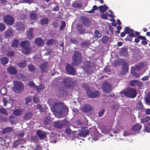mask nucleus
Instances as JSON below:
<instances>
[{"instance_id":"e2e57ef3","label":"nucleus","mask_w":150,"mask_h":150,"mask_svg":"<svg viewBox=\"0 0 150 150\" xmlns=\"http://www.w3.org/2000/svg\"><path fill=\"white\" fill-rule=\"evenodd\" d=\"M108 14L107 13L105 14H101V17L102 19H108Z\"/></svg>"},{"instance_id":"f257e3e1","label":"nucleus","mask_w":150,"mask_h":150,"mask_svg":"<svg viewBox=\"0 0 150 150\" xmlns=\"http://www.w3.org/2000/svg\"><path fill=\"white\" fill-rule=\"evenodd\" d=\"M120 93L123 94L124 95L128 98H133L135 97L137 95L136 90L134 88L129 87L125 90L122 91Z\"/></svg>"},{"instance_id":"ddd939ff","label":"nucleus","mask_w":150,"mask_h":150,"mask_svg":"<svg viewBox=\"0 0 150 150\" xmlns=\"http://www.w3.org/2000/svg\"><path fill=\"white\" fill-rule=\"evenodd\" d=\"M142 128V125L139 123H137L132 126L131 129L134 132L139 133Z\"/></svg>"},{"instance_id":"473e14b6","label":"nucleus","mask_w":150,"mask_h":150,"mask_svg":"<svg viewBox=\"0 0 150 150\" xmlns=\"http://www.w3.org/2000/svg\"><path fill=\"white\" fill-rule=\"evenodd\" d=\"M48 65L47 64L44 63L40 66V67L42 69V72H46L47 69Z\"/></svg>"},{"instance_id":"774afa93","label":"nucleus","mask_w":150,"mask_h":150,"mask_svg":"<svg viewBox=\"0 0 150 150\" xmlns=\"http://www.w3.org/2000/svg\"><path fill=\"white\" fill-rule=\"evenodd\" d=\"M131 135V134L128 131H125L124 132L123 136L124 137H126Z\"/></svg>"},{"instance_id":"bf43d9fd","label":"nucleus","mask_w":150,"mask_h":150,"mask_svg":"<svg viewBox=\"0 0 150 150\" xmlns=\"http://www.w3.org/2000/svg\"><path fill=\"white\" fill-rule=\"evenodd\" d=\"M28 85L30 87L32 88H34L36 87L35 83L33 81H30L28 83Z\"/></svg>"},{"instance_id":"f8f14e48","label":"nucleus","mask_w":150,"mask_h":150,"mask_svg":"<svg viewBox=\"0 0 150 150\" xmlns=\"http://www.w3.org/2000/svg\"><path fill=\"white\" fill-rule=\"evenodd\" d=\"M140 34L139 32L137 31H134V33H132L127 36L125 39L127 41H131L133 37H136V36L139 35Z\"/></svg>"},{"instance_id":"4be33fe9","label":"nucleus","mask_w":150,"mask_h":150,"mask_svg":"<svg viewBox=\"0 0 150 150\" xmlns=\"http://www.w3.org/2000/svg\"><path fill=\"white\" fill-rule=\"evenodd\" d=\"M77 29L79 32V33L80 34H83L86 31L85 29L81 24H78V25Z\"/></svg>"},{"instance_id":"6e6d98bb","label":"nucleus","mask_w":150,"mask_h":150,"mask_svg":"<svg viewBox=\"0 0 150 150\" xmlns=\"http://www.w3.org/2000/svg\"><path fill=\"white\" fill-rule=\"evenodd\" d=\"M31 141L34 143H36L38 141L37 136H35L31 137Z\"/></svg>"},{"instance_id":"8fccbe9b","label":"nucleus","mask_w":150,"mask_h":150,"mask_svg":"<svg viewBox=\"0 0 150 150\" xmlns=\"http://www.w3.org/2000/svg\"><path fill=\"white\" fill-rule=\"evenodd\" d=\"M145 101L148 104H150V93H148L145 99Z\"/></svg>"},{"instance_id":"603ef678","label":"nucleus","mask_w":150,"mask_h":150,"mask_svg":"<svg viewBox=\"0 0 150 150\" xmlns=\"http://www.w3.org/2000/svg\"><path fill=\"white\" fill-rule=\"evenodd\" d=\"M61 25L59 28V30H61L64 29L66 25V23L64 21H62L61 23Z\"/></svg>"},{"instance_id":"393cba45","label":"nucleus","mask_w":150,"mask_h":150,"mask_svg":"<svg viewBox=\"0 0 150 150\" xmlns=\"http://www.w3.org/2000/svg\"><path fill=\"white\" fill-rule=\"evenodd\" d=\"M131 73L132 74L137 78H138L140 76V74L135 71V67H131Z\"/></svg>"},{"instance_id":"423d86ee","label":"nucleus","mask_w":150,"mask_h":150,"mask_svg":"<svg viewBox=\"0 0 150 150\" xmlns=\"http://www.w3.org/2000/svg\"><path fill=\"white\" fill-rule=\"evenodd\" d=\"M112 85L109 82L105 81L102 84V88L103 91L105 93H109L112 91Z\"/></svg>"},{"instance_id":"c85d7f7f","label":"nucleus","mask_w":150,"mask_h":150,"mask_svg":"<svg viewBox=\"0 0 150 150\" xmlns=\"http://www.w3.org/2000/svg\"><path fill=\"white\" fill-rule=\"evenodd\" d=\"M26 62L25 60H24L23 62H21L17 64V65L21 68H25L26 67Z\"/></svg>"},{"instance_id":"20e7f679","label":"nucleus","mask_w":150,"mask_h":150,"mask_svg":"<svg viewBox=\"0 0 150 150\" xmlns=\"http://www.w3.org/2000/svg\"><path fill=\"white\" fill-rule=\"evenodd\" d=\"M64 86L69 88H73L74 86V82L72 78L68 77L63 78L62 80Z\"/></svg>"},{"instance_id":"4c0bfd02","label":"nucleus","mask_w":150,"mask_h":150,"mask_svg":"<svg viewBox=\"0 0 150 150\" xmlns=\"http://www.w3.org/2000/svg\"><path fill=\"white\" fill-rule=\"evenodd\" d=\"M37 90L38 91H40L41 90H43L44 89V84L43 83H41L39 86H36L35 87Z\"/></svg>"},{"instance_id":"4d7b16f0","label":"nucleus","mask_w":150,"mask_h":150,"mask_svg":"<svg viewBox=\"0 0 150 150\" xmlns=\"http://www.w3.org/2000/svg\"><path fill=\"white\" fill-rule=\"evenodd\" d=\"M145 131L147 132H150V122L148 123L147 126L145 127Z\"/></svg>"},{"instance_id":"f3484780","label":"nucleus","mask_w":150,"mask_h":150,"mask_svg":"<svg viewBox=\"0 0 150 150\" xmlns=\"http://www.w3.org/2000/svg\"><path fill=\"white\" fill-rule=\"evenodd\" d=\"M34 42L39 47L42 46L44 43L43 40L40 38H36Z\"/></svg>"},{"instance_id":"5701e85b","label":"nucleus","mask_w":150,"mask_h":150,"mask_svg":"<svg viewBox=\"0 0 150 150\" xmlns=\"http://www.w3.org/2000/svg\"><path fill=\"white\" fill-rule=\"evenodd\" d=\"M120 52V55L122 56L126 57L128 55V52L127 48L125 47H122L121 49Z\"/></svg>"},{"instance_id":"79ce46f5","label":"nucleus","mask_w":150,"mask_h":150,"mask_svg":"<svg viewBox=\"0 0 150 150\" xmlns=\"http://www.w3.org/2000/svg\"><path fill=\"white\" fill-rule=\"evenodd\" d=\"M20 3H27L30 4L34 2V0H19Z\"/></svg>"},{"instance_id":"4468645a","label":"nucleus","mask_w":150,"mask_h":150,"mask_svg":"<svg viewBox=\"0 0 150 150\" xmlns=\"http://www.w3.org/2000/svg\"><path fill=\"white\" fill-rule=\"evenodd\" d=\"M63 107L62 104L61 103H55L54 105L55 111L57 112H60Z\"/></svg>"},{"instance_id":"bb28decb","label":"nucleus","mask_w":150,"mask_h":150,"mask_svg":"<svg viewBox=\"0 0 150 150\" xmlns=\"http://www.w3.org/2000/svg\"><path fill=\"white\" fill-rule=\"evenodd\" d=\"M33 115V113L32 112H28L26 113L24 115L23 118L25 120H28L30 119L31 117Z\"/></svg>"},{"instance_id":"3c124183","label":"nucleus","mask_w":150,"mask_h":150,"mask_svg":"<svg viewBox=\"0 0 150 150\" xmlns=\"http://www.w3.org/2000/svg\"><path fill=\"white\" fill-rule=\"evenodd\" d=\"M54 40L50 39L47 40L46 42V44L48 45L52 46L54 43Z\"/></svg>"},{"instance_id":"7ed1b4c3","label":"nucleus","mask_w":150,"mask_h":150,"mask_svg":"<svg viewBox=\"0 0 150 150\" xmlns=\"http://www.w3.org/2000/svg\"><path fill=\"white\" fill-rule=\"evenodd\" d=\"M30 42L27 40L21 41L20 46L22 48L23 52L25 54H28L31 50Z\"/></svg>"},{"instance_id":"cd10ccee","label":"nucleus","mask_w":150,"mask_h":150,"mask_svg":"<svg viewBox=\"0 0 150 150\" xmlns=\"http://www.w3.org/2000/svg\"><path fill=\"white\" fill-rule=\"evenodd\" d=\"M22 109H16L13 111V113L15 115L19 116L22 114Z\"/></svg>"},{"instance_id":"de8ad7c7","label":"nucleus","mask_w":150,"mask_h":150,"mask_svg":"<svg viewBox=\"0 0 150 150\" xmlns=\"http://www.w3.org/2000/svg\"><path fill=\"white\" fill-rule=\"evenodd\" d=\"M12 129L10 127H7L3 129V132L4 133H6L11 132Z\"/></svg>"},{"instance_id":"f03ea898","label":"nucleus","mask_w":150,"mask_h":150,"mask_svg":"<svg viewBox=\"0 0 150 150\" xmlns=\"http://www.w3.org/2000/svg\"><path fill=\"white\" fill-rule=\"evenodd\" d=\"M72 63L74 66L79 65L81 62L82 57L81 53L79 51H75L72 57Z\"/></svg>"},{"instance_id":"39448f33","label":"nucleus","mask_w":150,"mask_h":150,"mask_svg":"<svg viewBox=\"0 0 150 150\" xmlns=\"http://www.w3.org/2000/svg\"><path fill=\"white\" fill-rule=\"evenodd\" d=\"M13 83L14 86V89L17 92L20 93L23 91L24 87L23 84L22 82L15 81H13Z\"/></svg>"},{"instance_id":"aec40b11","label":"nucleus","mask_w":150,"mask_h":150,"mask_svg":"<svg viewBox=\"0 0 150 150\" xmlns=\"http://www.w3.org/2000/svg\"><path fill=\"white\" fill-rule=\"evenodd\" d=\"M16 28V30L20 31H23L24 30V25L23 23L20 22H17L15 23Z\"/></svg>"},{"instance_id":"864d4df0","label":"nucleus","mask_w":150,"mask_h":150,"mask_svg":"<svg viewBox=\"0 0 150 150\" xmlns=\"http://www.w3.org/2000/svg\"><path fill=\"white\" fill-rule=\"evenodd\" d=\"M70 42L72 44L76 45L78 43V41L75 38H72L70 39Z\"/></svg>"},{"instance_id":"680f3d73","label":"nucleus","mask_w":150,"mask_h":150,"mask_svg":"<svg viewBox=\"0 0 150 150\" xmlns=\"http://www.w3.org/2000/svg\"><path fill=\"white\" fill-rule=\"evenodd\" d=\"M25 103L27 104L31 101V98L30 97L28 96L25 98Z\"/></svg>"},{"instance_id":"09e8293b","label":"nucleus","mask_w":150,"mask_h":150,"mask_svg":"<svg viewBox=\"0 0 150 150\" xmlns=\"http://www.w3.org/2000/svg\"><path fill=\"white\" fill-rule=\"evenodd\" d=\"M137 80H132L129 81V85L132 87L136 86L137 85Z\"/></svg>"},{"instance_id":"412c9836","label":"nucleus","mask_w":150,"mask_h":150,"mask_svg":"<svg viewBox=\"0 0 150 150\" xmlns=\"http://www.w3.org/2000/svg\"><path fill=\"white\" fill-rule=\"evenodd\" d=\"M29 18L30 21H36L38 19L37 14L34 11L32 12L30 14Z\"/></svg>"},{"instance_id":"f704fd0d","label":"nucleus","mask_w":150,"mask_h":150,"mask_svg":"<svg viewBox=\"0 0 150 150\" xmlns=\"http://www.w3.org/2000/svg\"><path fill=\"white\" fill-rule=\"evenodd\" d=\"M19 41L18 40L15 39L13 40L12 43L11 47L15 48L18 47L19 45Z\"/></svg>"},{"instance_id":"58836bf2","label":"nucleus","mask_w":150,"mask_h":150,"mask_svg":"<svg viewBox=\"0 0 150 150\" xmlns=\"http://www.w3.org/2000/svg\"><path fill=\"white\" fill-rule=\"evenodd\" d=\"M109 40V37L106 36H103L101 38V41L104 44L108 42Z\"/></svg>"},{"instance_id":"0e129e2a","label":"nucleus","mask_w":150,"mask_h":150,"mask_svg":"<svg viewBox=\"0 0 150 150\" xmlns=\"http://www.w3.org/2000/svg\"><path fill=\"white\" fill-rule=\"evenodd\" d=\"M33 101L34 103H37L40 101L39 98L37 96H34L33 98Z\"/></svg>"},{"instance_id":"6e6552de","label":"nucleus","mask_w":150,"mask_h":150,"mask_svg":"<svg viewBox=\"0 0 150 150\" xmlns=\"http://www.w3.org/2000/svg\"><path fill=\"white\" fill-rule=\"evenodd\" d=\"M66 70L67 73L71 75H75L76 71L75 69L71 65L68 64L66 67Z\"/></svg>"},{"instance_id":"69168bd1","label":"nucleus","mask_w":150,"mask_h":150,"mask_svg":"<svg viewBox=\"0 0 150 150\" xmlns=\"http://www.w3.org/2000/svg\"><path fill=\"white\" fill-rule=\"evenodd\" d=\"M143 107V105L141 102H139L137 104V107L139 109H142Z\"/></svg>"},{"instance_id":"a878e982","label":"nucleus","mask_w":150,"mask_h":150,"mask_svg":"<svg viewBox=\"0 0 150 150\" xmlns=\"http://www.w3.org/2000/svg\"><path fill=\"white\" fill-rule=\"evenodd\" d=\"M98 8L99 9L100 12L102 13H104L108 9V6L105 5L99 6Z\"/></svg>"},{"instance_id":"6ab92c4d","label":"nucleus","mask_w":150,"mask_h":150,"mask_svg":"<svg viewBox=\"0 0 150 150\" xmlns=\"http://www.w3.org/2000/svg\"><path fill=\"white\" fill-rule=\"evenodd\" d=\"M81 20L85 26H88L91 24V22L90 20L86 17L84 16L82 17Z\"/></svg>"},{"instance_id":"1a4fd4ad","label":"nucleus","mask_w":150,"mask_h":150,"mask_svg":"<svg viewBox=\"0 0 150 150\" xmlns=\"http://www.w3.org/2000/svg\"><path fill=\"white\" fill-rule=\"evenodd\" d=\"M88 96L90 98H97L99 97L100 93L98 91H95L91 93L89 89H87L86 93Z\"/></svg>"},{"instance_id":"2eb2a0df","label":"nucleus","mask_w":150,"mask_h":150,"mask_svg":"<svg viewBox=\"0 0 150 150\" xmlns=\"http://www.w3.org/2000/svg\"><path fill=\"white\" fill-rule=\"evenodd\" d=\"M33 28H30L29 29L26 34V37L28 39L31 40L33 38L34 35L33 31Z\"/></svg>"},{"instance_id":"dca6fc26","label":"nucleus","mask_w":150,"mask_h":150,"mask_svg":"<svg viewBox=\"0 0 150 150\" xmlns=\"http://www.w3.org/2000/svg\"><path fill=\"white\" fill-rule=\"evenodd\" d=\"M82 6V4L79 0L75 1L72 4V6L74 8H81Z\"/></svg>"},{"instance_id":"0eeeda50","label":"nucleus","mask_w":150,"mask_h":150,"mask_svg":"<svg viewBox=\"0 0 150 150\" xmlns=\"http://www.w3.org/2000/svg\"><path fill=\"white\" fill-rule=\"evenodd\" d=\"M4 19L5 23L8 25H11L14 23V18L11 15H6L4 17Z\"/></svg>"},{"instance_id":"5fc2aeb1","label":"nucleus","mask_w":150,"mask_h":150,"mask_svg":"<svg viewBox=\"0 0 150 150\" xmlns=\"http://www.w3.org/2000/svg\"><path fill=\"white\" fill-rule=\"evenodd\" d=\"M15 55V53L13 51H9L7 54V56L8 57H12Z\"/></svg>"},{"instance_id":"13d9d810","label":"nucleus","mask_w":150,"mask_h":150,"mask_svg":"<svg viewBox=\"0 0 150 150\" xmlns=\"http://www.w3.org/2000/svg\"><path fill=\"white\" fill-rule=\"evenodd\" d=\"M28 68L30 71H33L35 69V67L32 64L29 65L28 66Z\"/></svg>"},{"instance_id":"c03bdc74","label":"nucleus","mask_w":150,"mask_h":150,"mask_svg":"<svg viewBox=\"0 0 150 150\" xmlns=\"http://www.w3.org/2000/svg\"><path fill=\"white\" fill-rule=\"evenodd\" d=\"M54 126L57 128L60 129L62 127V125L58 122H54Z\"/></svg>"},{"instance_id":"72a5a7b5","label":"nucleus","mask_w":150,"mask_h":150,"mask_svg":"<svg viewBox=\"0 0 150 150\" xmlns=\"http://www.w3.org/2000/svg\"><path fill=\"white\" fill-rule=\"evenodd\" d=\"M1 63L4 65L7 64L8 62L9 59L8 58L6 57H3L0 59Z\"/></svg>"},{"instance_id":"ea45409f","label":"nucleus","mask_w":150,"mask_h":150,"mask_svg":"<svg viewBox=\"0 0 150 150\" xmlns=\"http://www.w3.org/2000/svg\"><path fill=\"white\" fill-rule=\"evenodd\" d=\"M95 36L98 38H100L102 35V34L100 33L99 31L97 30H95L94 31Z\"/></svg>"},{"instance_id":"c756f323","label":"nucleus","mask_w":150,"mask_h":150,"mask_svg":"<svg viewBox=\"0 0 150 150\" xmlns=\"http://www.w3.org/2000/svg\"><path fill=\"white\" fill-rule=\"evenodd\" d=\"M91 64L90 62H88L84 64L83 67V68L86 71L88 72L91 67Z\"/></svg>"},{"instance_id":"a19ab883","label":"nucleus","mask_w":150,"mask_h":150,"mask_svg":"<svg viewBox=\"0 0 150 150\" xmlns=\"http://www.w3.org/2000/svg\"><path fill=\"white\" fill-rule=\"evenodd\" d=\"M89 134V132L88 131L86 130L85 131H82L79 134V135L83 137H85L87 135Z\"/></svg>"},{"instance_id":"9d476101","label":"nucleus","mask_w":150,"mask_h":150,"mask_svg":"<svg viewBox=\"0 0 150 150\" xmlns=\"http://www.w3.org/2000/svg\"><path fill=\"white\" fill-rule=\"evenodd\" d=\"M94 108L88 104H85L81 108V111L85 113L88 112L91 110H93Z\"/></svg>"},{"instance_id":"37998d69","label":"nucleus","mask_w":150,"mask_h":150,"mask_svg":"<svg viewBox=\"0 0 150 150\" xmlns=\"http://www.w3.org/2000/svg\"><path fill=\"white\" fill-rule=\"evenodd\" d=\"M0 113L6 115H8V113L7 112L6 109L2 107L0 108Z\"/></svg>"},{"instance_id":"c9c22d12","label":"nucleus","mask_w":150,"mask_h":150,"mask_svg":"<svg viewBox=\"0 0 150 150\" xmlns=\"http://www.w3.org/2000/svg\"><path fill=\"white\" fill-rule=\"evenodd\" d=\"M124 31L125 32L126 34H130L132 33H134V31L132 29H130L128 27H126L125 28Z\"/></svg>"},{"instance_id":"338daca9","label":"nucleus","mask_w":150,"mask_h":150,"mask_svg":"<svg viewBox=\"0 0 150 150\" xmlns=\"http://www.w3.org/2000/svg\"><path fill=\"white\" fill-rule=\"evenodd\" d=\"M105 112L104 109H102L101 111H100L98 112V116L99 117H102Z\"/></svg>"},{"instance_id":"b1692460","label":"nucleus","mask_w":150,"mask_h":150,"mask_svg":"<svg viewBox=\"0 0 150 150\" xmlns=\"http://www.w3.org/2000/svg\"><path fill=\"white\" fill-rule=\"evenodd\" d=\"M8 71L10 74H16L17 73V69L13 67H9L8 69Z\"/></svg>"},{"instance_id":"a211bd4d","label":"nucleus","mask_w":150,"mask_h":150,"mask_svg":"<svg viewBox=\"0 0 150 150\" xmlns=\"http://www.w3.org/2000/svg\"><path fill=\"white\" fill-rule=\"evenodd\" d=\"M128 64L127 62H125L122 66L121 74H124L126 73L128 70Z\"/></svg>"},{"instance_id":"9b49d317","label":"nucleus","mask_w":150,"mask_h":150,"mask_svg":"<svg viewBox=\"0 0 150 150\" xmlns=\"http://www.w3.org/2000/svg\"><path fill=\"white\" fill-rule=\"evenodd\" d=\"M36 134L40 140L45 139L47 137L46 132L41 130H38L36 131Z\"/></svg>"},{"instance_id":"e433bc0d","label":"nucleus","mask_w":150,"mask_h":150,"mask_svg":"<svg viewBox=\"0 0 150 150\" xmlns=\"http://www.w3.org/2000/svg\"><path fill=\"white\" fill-rule=\"evenodd\" d=\"M12 30L11 29H8L6 30L5 33V36L6 37H10L13 34Z\"/></svg>"},{"instance_id":"2f4dec72","label":"nucleus","mask_w":150,"mask_h":150,"mask_svg":"<svg viewBox=\"0 0 150 150\" xmlns=\"http://www.w3.org/2000/svg\"><path fill=\"white\" fill-rule=\"evenodd\" d=\"M144 67V64L143 62L139 63L138 65H135V69L137 71H140L142 68Z\"/></svg>"},{"instance_id":"7c9ffc66","label":"nucleus","mask_w":150,"mask_h":150,"mask_svg":"<svg viewBox=\"0 0 150 150\" xmlns=\"http://www.w3.org/2000/svg\"><path fill=\"white\" fill-rule=\"evenodd\" d=\"M40 21L41 25H44L48 24L49 20L47 18H45L41 19Z\"/></svg>"},{"instance_id":"49530a36","label":"nucleus","mask_w":150,"mask_h":150,"mask_svg":"<svg viewBox=\"0 0 150 150\" xmlns=\"http://www.w3.org/2000/svg\"><path fill=\"white\" fill-rule=\"evenodd\" d=\"M98 8L96 5H94L93 6L91 10L87 11L86 12L88 13H94V11L97 10Z\"/></svg>"},{"instance_id":"a18cd8bd","label":"nucleus","mask_w":150,"mask_h":150,"mask_svg":"<svg viewBox=\"0 0 150 150\" xmlns=\"http://www.w3.org/2000/svg\"><path fill=\"white\" fill-rule=\"evenodd\" d=\"M150 120V117L149 116H146L144 119H142L140 123H144L145 122H147Z\"/></svg>"},{"instance_id":"052dcab7","label":"nucleus","mask_w":150,"mask_h":150,"mask_svg":"<svg viewBox=\"0 0 150 150\" xmlns=\"http://www.w3.org/2000/svg\"><path fill=\"white\" fill-rule=\"evenodd\" d=\"M6 28L5 25L2 23H0V31H4Z\"/></svg>"}]
</instances>
